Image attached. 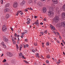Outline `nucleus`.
Here are the masks:
<instances>
[{
  "mask_svg": "<svg viewBox=\"0 0 65 65\" xmlns=\"http://www.w3.org/2000/svg\"><path fill=\"white\" fill-rule=\"evenodd\" d=\"M13 6L14 8H17L18 7V3L17 2H15L14 3Z\"/></svg>",
  "mask_w": 65,
  "mask_h": 65,
  "instance_id": "obj_4",
  "label": "nucleus"
},
{
  "mask_svg": "<svg viewBox=\"0 0 65 65\" xmlns=\"http://www.w3.org/2000/svg\"><path fill=\"white\" fill-rule=\"evenodd\" d=\"M25 3H26L25 1H23L22 2V3H20V5H21V6H23L24 5V4H25Z\"/></svg>",
  "mask_w": 65,
  "mask_h": 65,
  "instance_id": "obj_7",
  "label": "nucleus"
},
{
  "mask_svg": "<svg viewBox=\"0 0 65 65\" xmlns=\"http://www.w3.org/2000/svg\"><path fill=\"white\" fill-rule=\"evenodd\" d=\"M46 44L47 45H50V44L49 43V42H47L46 43Z\"/></svg>",
  "mask_w": 65,
  "mask_h": 65,
  "instance_id": "obj_34",
  "label": "nucleus"
},
{
  "mask_svg": "<svg viewBox=\"0 0 65 65\" xmlns=\"http://www.w3.org/2000/svg\"><path fill=\"white\" fill-rule=\"evenodd\" d=\"M3 61V62L4 63V62H6V60L5 59H4V60Z\"/></svg>",
  "mask_w": 65,
  "mask_h": 65,
  "instance_id": "obj_32",
  "label": "nucleus"
},
{
  "mask_svg": "<svg viewBox=\"0 0 65 65\" xmlns=\"http://www.w3.org/2000/svg\"><path fill=\"white\" fill-rule=\"evenodd\" d=\"M56 33H57V34H58V35L59 36H60V34L59 33V32H57Z\"/></svg>",
  "mask_w": 65,
  "mask_h": 65,
  "instance_id": "obj_33",
  "label": "nucleus"
},
{
  "mask_svg": "<svg viewBox=\"0 0 65 65\" xmlns=\"http://www.w3.org/2000/svg\"><path fill=\"white\" fill-rule=\"evenodd\" d=\"M34 45H35V46H37V43H34Z\"/></svg>",
  "mask_w": 65,
  "mask_h": 65,
  "instance_id": "obj_38",
  "label": "nucleus"
},
{
  "mask_svg": "<svg viewBox=\"0 0 65 65\" xmlns=\"http://www.w3.org/2000/svg\"><path fill=\"white\" fill-rule=\"evenodd\" d=\"M27 20L28 21H30V19L29 18H28L27 19Z\"/></svg>",
  "mask_w": 65,
  "mask_h": 65,
  "instance_id": "obj_45",
  "label": "nucleus"
},
{
  "mask_svg": "<svg viewBox=\"0 0 65 65\" xmlns=\"http://www.w3.org/2000/svg\"><path fill=\"white\" fill-rule=\"evenodd\" d=\"M17 43L18 44H19V43H20V41H18L17 42Z\"/></svg>",
  "mask_w": 65,
  "mask_h": 65,
  "instance_id": "obj_57",
  "label": "nucleus"
},
{
  "mask_svg": "<svg viewBox=\"0 0 65 65\" xmlns=\"http://www.w3.org/2000/svg\"><path fill=\"white\" fill-rule=\"evenodd\" d=\"M40 33L41 35H43V34H44L43 32H40Z\"/></svg>",
  "mask_w": 65,
  "mask_h": 65,
  "instance_id": "obj_31",
  "label": "nucleus"
},
{
  "mask_svg": "<svg viewBox=\"0 0 65 65\" xmlns=\"http://www.w3.org/2000/svg\"><path fill=\"white\" fill-rule=\"evenodd\" d=\"M23 47V46L22 45H21L20 46V49L22 48Z\"/></svg>",
  "mask_w": 65,
  "mask_h": 65,
  "instance_id": "obj_24",
  "label": "nucleus"
},
{
  "mask_svg": "<svg viewBox=\"0 0 65 65\" xmlns=\"http://www.w3.org/2000/svg\"><path fill=\"white\" fill-rule=\"evenodd\" d=\"M30 22L29 21H28L27 23V24H30Z\"/></svg>",
  "mask_w": 65,
  "mask_h": 65,
  "instance_id": "obj_49",
  "label": "nucleus"
},
{
  "mask_svg": "<svg viewBox=\"0 0 65 65\" xmlns=\"http://www.w3.org/2000/svg\"><path fill=\"white\" fill-rule=\"evenodd\" d=\"M4 65H9V64H8L7 63Z\"/></svg>",
  "mask_w": 65,
  "mask_h": 65,
  "instance_id": "obj_64",
  "label": "nucleus"
},
{
  "mask_svg": "<svg viewBox=\"0 0 65 65\" xmlns=\"http://www.w3.org/2000/svg\"><path fill=\"white\" fill-rule=\"evenodd\" d=\"M46 58H48V59H49L50 58V55H48L46 56Z\"/></svg>",
  "mask_w": 65,
  "mask_h": 65,
  "instance_id": "obj_23",
  "label": "nucleus"
},
{
  "mask_svg": "<svg viewBox=\"0 0 65 65\" xmlns=\"http://www.w3.org/2000/svg\"><path fill=\"white\" fill-rule=\"evenodd\" d=\"M24 62H25V63H28V62H27L26 61H25V60H24Z\"/></svg>",
  "mask_w": 65,
  "mask_h": 65,
  "instance_id": "obj_43",
  "label": "nucleus"
},
{
  "mask_svg": "<svg viewBox=\"0 0 65 65\" xmlns=\"http://www.w3.org/2000/svg\"><path fill=\"white\" fill-rule=\"evenodd\" d=\"M59 21V17L58 16H56L53 19V22L54 23H58Z\"/></svg>",
  "mask_w": 65,
  "mask_h": 65,
  "instance_id": "obj_1",
  "label": "nucleus"
},
{
  "mask_svg": "<svg viewBox=\"0 0 65 65\" xmlns=\"http://www.w3.org/2000/svg\"><path fill=\"white\" fill-rule=\"evenodd\" d=\"M21 38H23L24 37V36L23 35H21Z\"/></svg>",
  "mask_w": 65,
  "mask_h": 65,
  "instance_id": "obj_55",
  "label": "nucleus"
},
{
  "mask_svg": "<svg viewBox=\"0 0 65 65\" xmlns=\"http://www.w3.org/2000/svg\"><path fill=\"white\" fill-rule=\"evenodd\" d=\"M50 8L51 10H53V8L52 7H50Z\"/></svg>",
  "mask_w": 65,
  "mask_h": 65,
  "instance_id": "obj_52",
  "label": "nucleus"
},
{
  "mask_svg": "<svg viewBox=\"0 0 65 65\" xmlns=\"http://www.w3.org/2000/svg\"><path fill=\"white\" fill-rule=\"evenodd\" d=\"M37 5L39 6H42V4L40 2H38L37 3Z\"/></svg>",
  "mask_w": 65,
  "mask_h": 65,
  "instance_id": "obj_10",
  "label": "nucleus"
},
{
  "mask_svg": "<svg viewBox=\"0 0 65 65\" xmlns=\"http://www.w3.org/2000/svg\"><path fill=\"white\" fill-rule=\"evenodd\" d=\"M57 43H60V42H59V41H57Z\"/></svg>",
  "mask_w": 65,
  "mask_h": 65,
  "instance_id": "obj_53",
  "label": "nucleus"
},
{
  "mask_svg": "<svg viewBox=\"0 0 65 65\" xmlns=\"http://www.w3.org/2000/svg\"><path fill=\"white\" fill-rule=\"evenodd\" d=\"M39 55V54L38 53L36 54V57H38Z\"/></svg>",
  "mask_w": 65,
  "mask_h": 65,
  "instance_id": "obj_35",
  "label": "nucleus"
},
{
  "mask_svg": "<svg viewBox=\"0 0 65 65\" xmlns=\"http://www.w3.org/2000/svg\"><path fill=\"white\" fill-rule=\"evenodd\" d=\"M14 38V37H13L12 38V41L13 42V43L14 44H15V43H16V42L15 41H14L13 39Z\"/></svg>",
  "mask_w": 65,
  "mask_h": 65,
  "instance_id": "obj_18",
  "label": "nucleus"
},
{
  "mask_svg": "<svg viewBox=\"0 0 65 65\" xmlns=\"http://www.w3.org/2000/svg\"><path fill=\"white\" fill-rule=\"evenodd\" d=\"M14 36H15V37H16V36H17V34H15Z\"/></svg>",
  "mask_w": 65,
  "mask_h": 65,
  "instance_id": "obj_56",
  "label": "nucleus"
},
{
  "mask_svg": "<svg viewBox=\"0 0 65 65\" xmlns=\"http://www.w3.org/2000/svg\"><path fill=\"white\" fill-rule=\"evenodd\" d=\"M61 15L63 18H65V13L64 12L62 13L61 14Z\"/></svg>",
  "mask_w": 65,
  "mask_h": 65,
  "instance_id": "obj_12",
  "label": "nucleus"
},
{
  "mask_svg": "<svg viewBox=\"0 0 65 65\" xmlns=\"http://www.w3.org/2000/svg\"><path fill=\"white\" fill-rule=\"evenodd\" d=\"M32 52H33L34 53H35V52H36V51L35 50H32Z\"/></svg>",
  "mask_w": 65,
  "mask_h": 65,
  "instance_id": "obj_30",
  "label": "nucleus"
},
{
  "mask_svg": "<svg viewBox=\"0 0 65 65\" xmlns=\"http://www.w3.org/2000/svg\"><path fill=\"white\" fill-rule=\"evenodd\" d=\"M3 40L5 42H7L8 41V39L6 38V37H4Z\"/></svg>",
  "mask_w": 65,
  "mask_h": 65,
  "instance_id": "obj_6",
  "label": "nucleus"
},
{
  "mask_svg": "<svg viewBox=\"0 0 65 65\" xmlns=\"http://www.w3.org/2000/svg\"><path fill=\"white\" fill-rule=\"evenodd\" d=\"M24 33H27V31L25 30V31H24Z\"/></svg>",
  "mask_w": 65,
  "mask_h": 65,
  "instance_id": "obj_48",
  "label": "nucleus"
},
{
  "mask_svg": "<svg viewBox=\"0 0 65 65\" xmlns=\"http://www.w3.org/2000/svg\"><path fill=\"white\" fill-rule=\"evenodd\" d=\"M54 13L52 11H48V15L49 17H53L54 15Z\"/></svg>",
  "mask_w": 65,
  "mask_h": 65,
  "instance_id": "obj_2",
  "label": "nucleus"
},
{
  "mask_svg": "<svg viewBox=\"0 0 65 65\" xmlns=\"http://www.w3.org/2000/svg\"><path fill=\"white\" fill-rule=\"evenodd\" d=\"M28 40H27V39H25V41H27Z\"/></svg>",
  "mask_w": 65,
  "mask_h": 65,
  "instance_id": "obj_59",
  "label": "nucleus"
},
{
  "mask_svg": "<svg viewBox=\"0 0 65 65\" xmlns=\"http://www.w3.org/2000/svg\"><path fill=\"white\" fill-rule=\"evenodd\" d=\"M62 8L64 11H65V5H63L62 7Z\"/></svg>",
  "mask_w": 65,
  "mask_h": 65,
  "instance_id": "obj_20",
  "label": "nucleus"
},
{
  "mask_svg": "<svg viewBox=\"0 0 65 65\" xmlns=\"http://www.w3.org/2000/svg\"><path fill=\"white\" fill-rule=\"evenodd\" d=\"M22 59H26V58H24V55H22Z\"/></svg>",
  "mask_w": 65,
  "mask_h": 65,
  "instance_id": "obj_36",
  "label": "nucleus"
},
{
  "mask_svg": "<svg viewBox=\"0 0 65 65\" xmlns=\"http://www.w3.org/2000/svg\"><path fill=\"white\" fill-rule=\"evenodd\" d=\"M53 32L54 34H56V31H53Z\"/></svg>",
  "mask_w": 65,
  "mask_h": 65,
  "instance_id": "obj_41",
  "label": "nucleus"
},
{
  "mask_svg": "<svg viewBox=\"0 0 65 65\" xmlns=\"http://www.w3.org/2000/svg\"><path fill=\"white\" fill-rule=\"evenodd\" d=\"M16 47L17 49H18L19 48V46L18 45H16Z\"/></svg>",
  "mask_w": 65,
  "mask_h": 65,
  "instance_id": "obj_44",
  "label": "nucleus"
},
{
  "mask_svg": "<svg viewBox=\"0 0 65 65\" xmlns=\"http://www.w3.org/2000/svg\"><path fill=\"white\" fill-rule=\"evenodd\" d=\"M25 46L26 47H28V46H29V45L28 44H25Z\"/></svg>",
  "mask_w": 65,
  "mask_h": 65,
  "instance_id": "obj_46",
  "label": "nucleus"
},
{
  "mask_svg": "<svg viewBox=\"0 0 65 65\" xmlns=\"http://www.w3.org/2000/svg\"><path fill=\"white\" fill-rule=\"evenodd\" d=\"M46 11V8L44 7L43 8V12H45Z\"/></svg>",
  "mask_w": 65,
  "mask_h": 65,
  "instance_id": "obj_14",
  "label": "nucleus"
},
{
  "mask_svg": "<svg viewBox=\"0 0 65 65\" xmlns=\"http://www.w3.org/2000/svg\"><path fill=\"white\" fill-rule=\"evenodd\" d=\"M62 42L63 43H64V42H64V41L63 40H62Z\"/></svg>",
  "mask_w": 65,
  "mask_h": 65,
  "instance_id": "obj_61",
  "label": "nucleus"
},
{
  "mask_svg": "<svg viewBox=\"0 0 65 65\" xmlns=\"http://www.w3.org/2000/svg\"><path fill=\"white\" fill-rule=\"evenodd\" d=\"M46 18H45L44 19V21H46Z\"/></svg>",
  "mask_w": 65,
  "mask_h": 65,
  "instance_id": "obj_60",
  "label": "nucleus"
},
{
  "mask_svg": "<svg viewBox=\"0 0 65 65\" xmlns=\"http://www.w3.org/2000/svg\"><path fill=\"white\" fill-rule=\"evenodd\" d=\"M4 11L5 12H7V10L6 9H5L4 10Z\"/></svg>",
  "mask_w": 65,
  "mask_h": 65,
  "instance_id": "obj_27",
  "label": "nucleus"
},
{
  "mask_svg": "<svg viewBox=\"0 0 65 65\" xmlns=\"http://www.w3.org/2000/svg\"><path fill=\"white\" fill-rule=\"evenodd\" d=\"M28 9H29V10H33V9H32L31 8H28Z\"/></svg>",
  "mask_w": 65,
  "mask_h": 65,
  "instance_id": "obj_28",
  "label": "nucleus"
},
{
  "mask_svg": "<svg viewBox=\"0 0 65 65\" xmlns=\"http://www.w3.org/2000/svg\"><path fill=\"white\" fill-rule=\"evenodd\" d=\"M11 30H12V31H13V29L12 28V27H11Z\"/></svg>",
  "mask_w": 65,
  "mask_h": 65,
  "instance_id": "obj_51",
  "label": "nucleus"
},
{
  "mask_svg": "<svg viewBox=\"0 0 65 65\" xmlns=\"http://www.w3.org/2000/svg\"><path fill=\"white\" fill-rule=\"evenodd\" d=\"M21 12H22V11H18L17 12V13L16 14V15L18 16V14L20 13H21Z\"/></svg>",
  "mask_w": 65,
  "mask_h": 65,
  "instance_id": "obj_16",
  "label": "nucleus"
},
{
  "mask_svg": "<svg viewBox=\"0 0 65 65\" xmlns=\"http://www.w3.org/2000/svg\"><path fill=\"white\" fill-rule=\"evenodd\" d=\"M46 62L47 63H48L49 62V61L48 60H47L46 61Z\"/></svg>",
  "mask_w": 65,
  "mask_h": 65,
  "instance_id": "obj_50",
  "label": "nucleus"
},
{
  "mask_svg": "<svg viewBox=\"0 0 65 65\" xmlns=\"http://www.w3.org/2000/svg\"><path fill=\"white\" fill-rule=\"evenodd\" d=\"M9 14H7L6 16V19H8V18H9Z\"/></svg>",
  "mask_w": 65,
  "mask_h": 65,
  "instance_id": "obj_19",
  "label": "nucleus"
},
{
  "mask_svg": "<svg viewBox=\"0 0 65 65\" xmlns=\"http://www.w3.org/2000/svg\"><path fill=\"white\" fill-rule=\"evenodd\" d=\"M44 33L45 34H47V30H45L44 31Z\"/></svg>",
  "mask_w": 65,
  "mask_h": 65,
  "instance_id": "obj_29",
  "label": "nucleus"
},
{
  "mask_svg": "<svg viewBox=\"0 0 65 65\" xmlns=\"http://www.w3.org/2000/svg\"><path fill=\"white\" fill-rule=\"evenodd\" d=\"M21 34L22 35H24V34H25V33L23 32L21 33Z\"/></svg>",
  "mask_w": 65,
  "mask_h": 65,
  "instance_id": "obj_54",
  "label": "nucleus"
},
{
  "mask_svg": "<svg viewBox=\"0 0 65 65\" xmlns=\"http://www.w3.org/2000/svg\"><path fill=\"white\" fill-rule=\"evenodd\" d=\"M1 45H4V42H2L1 43Z\"/></svg>",
  "mask_w": 65,
  "mask_h": 65,
  "instance_id": "obj_26",
  "label": "nucleus"
},
{
  "mask_svg": "<svg viewBox=\"0 0 65 65\" xmlns=\"http://www.w3.org/2000/svg\"><path fill=\"white\" fill-rule=\"evenodd\" d=\"M62 26L63 27H65V22H62L61 23Z\"/></svg>",
  "mask_w": 65,
  "mask_h": 65,
  "instance_id": "obj_9",
  "label": "nucleus"
},
{
  "mask_svg": "<svg viewBox=\"0 0 65 65\" xmlns=\"http://www.w3.org/2000/svg\"><path fill=\"white\" fill-rule=\"evenodd\" d=\"M3 55H4V54H2V55L1 56V57H2V56H3Z\"/></svg>",
  "mask_w": 65,
  "mask_h": 65,
  "instance_id": "obj_58",
  "label": "nucleus"
},
{
  "mask_svg": "<svg viewBox=\"0 0 65 65\" xmlns=\"http://www.w3.org/2000/svg\"><path fill=\"white\" fill-rule=\"evenodd\" d=\"M52 1L54 2V4H57L58 3L57 0H52Z\"/></svg>",
  "mask_w": 65,
  "mask_h": 65,
  "instance_id": "obj_8",
  "label": "nucleus"
},
{
  "mask_svg": "<svg viewBox=\"0 0 65 65\" xmlns=\"http://www.w3.org/2000/svg\"><path fill=\"white\" fill-rule=\"evenodd\" d=\"M6 9H7V12H8V11H10V9L9 8H7Z\"/></svg>",
  "mask_w": 65,
  "mask_h": 65,
  "instance_id": "obj_25",
  "label": "nucleus"
},
{
  "mask_svg": "<svg viewBox=\"0 0 65 65\" xmlns=\"http://www.w3.org/2000/svg\"><path fill=\"white\" fill-rule=\"evenodd\" d=\"M40 24L41 25H43V23H40Z\"/></svg>",
  "mask_w": 65,
  "mask_h": 65,
  "instance_id": "obj_62",
  "label": "nucleus"
},
{
  "mask_svg": "<svg viewBox=\"0 0 65 65\" xmlns=\"http://www.w3.org/2000/svg\"><path fill=\"white\" fill-rule=\"evenodd\" d=\"M59 62H57V65L59 64Z\"/></svg>",
  "mask_w": 65,
  "mask_h": 65,
  "instance_id": "obj_63",
  "label": "nucleus"
},
{
  "mask_svg": "<svg viewBox=\"0 0 65 65\" xmlns=\"http://www.w3.org/2000/svg\"><path fill=\"white\" fill-rule=\"evenodd\" d=\"M35 24L36 25V26H38L39 25V23H38V20H37V21L35 22Z\"/></svg>",
  "mask_w": 65,
  "mask_h": 65,
  "instance_id": "obj_15",
  "label": "nucleus"
},
{
  "mask_svg": "<svg viewBox=\"0 0 65 65\" xmlns=\"http://www.w3.org/2000/svg\"><path fill=\"white\" fill-rule=\"evenodd\" d=\"M24 11H28V9H25L24 10Z\"/></svg>",
  "mask_w": 65,
  "mask_h": 65,
  "instance_id": "obj_47",
  "label": "nucleus"
},
{
  "mask_svg": "<svg viewBox=\"0 0 65 65\" xmlns=\"http://www.w3.org/2000/svg\"><path fill=\"white\" fill-rule=\"evenodd\" d=\"M50 27L52 29H53L54 30H55V27L53 26L52 25H51Z\"/></svg>",
  "mask_w": 65,
  "mask_h": 65,
  "instance_id": "obj_21",
  "label": "nucleus"
},
{
  "mask_svg": "<svg viewBox=\"0 0 65 65\" xmlns=\"http://www.w3.org/2000/svg\"><path fill=\"white\" fill-rule=\"evenodd\" d=\"M17 51H19L20 52H21V49H17Z\"/></svg>",
  "mask_w": 65,
  "mask_h": 65,
  "instance_id": "obj_39",
  "label": "nucleus"
},
{
  "mask_svg": "<svg viewBox=\"0 0 65 65\" xmlns=\"http://www.w3.org/2000/svg\"><path fill=\"white\" fill-rule=\"evenodd\" d=\"M7 56H9V57H12V56H13L12 54L10 52H8L7 53Z\"/></svg>",
  "mask_w": 65,
  "mask_h": 65,
  "instance_id": "obj_5",
  "label": "nucleus"
},
{
  "mask_svg": "<svg viewBox=\"0 0 65 65\" xmlns=\"http://www.w3.org/2000/svg\"><path fill=\"white\" fill-rule=\"evenodd\" d=\"M28 3H31L32 2V0H29L28 1Z\"/></svg>",
  "mask_w": 65,
  "mask_h": 65,
  "instance_id": "obj_22",
  "label": "nucleus"
},
{
  "mask_svg": "<svg viewBox=\"0 0 65 65\" xmlns=\"http://www.w3.org/2000/svg\"><path fill=\"white\" fill-rule=\"evenodd\" d=\"M19 54V58H21L22 57V56L23 55L22 53L21 52Z\"/></svg>",
  "mask_w": 65,
  "mask_h": 65,
  "instance_id": "obj_13",
  "label": "nucleus"
},
{
  "mask_svg": "<svg viewBox=\"0 0 65 65\" xmlns=\"http://www.w3.org/2000/svg\"><path fill=\"white\" fill-rule=\"evenodd\" d=\"M3 46L4 48H6V45H3Z\"/></svg>",
  "mask_w": 65,
  "mask_h": 65,
  "instance_id": "obj_37",
  "label": "nucleus"
},
{
  "mask_svg": "<svg viewBox=\"0 0 65 65\" xmlns=\"http://www.w3.org/2000/svg\"><path fill=\"white\" fill-rule=\"evenodd\" d=\"M10 4H9L7 3L5 5V8H6L7 7H9V6Z\"/></svg>",
  "mask_w": 65,
  "mask_h": 65,
  "instance_id": "obj_17",
  "label": "nucleus"
},
{
  "mask_svg": "<svg viewBox=\"0 0 65 65\" xmlns=\"http://www.w3.org/2000/svg\"><path fill=\"white\" fill-rule=\"evenodd\" d=\"M56 12H57L58 13H60V10H59V8H57L56 9Z\"/></svg>",
  "mask_w": 65,
  "mask_h": 65,
  "instance_id": "obj_11",
  "label": "nucleus"
},
{
  "mask_svg": "<svg viewBox=\"0 0 65 65\" xmlns=\"http://www.w3.org/2000/svg\"><path fill=\"white\" fill-rule=\"evenodd\" d=\"M57 27H59V26H60V24H58L57 25Z\"/></svg>",
  "mask_w": 65,
  "mask_h": 65,
  "instance_id": "obj_40",
  "label": "nucleus"
},
{
  "mask_svg": "<svg viewBox=\"0 0 65 65\" xmlns=\"http://www.w3.org/2000/svg\"><path fill=\"white\" fill-rule=\"evenodd\" d=\"M7 30V28L5 25H4L3 26L2 28V31L3 32H6Z\"/></svg>",
  "mask_w": 65,
  "mask_h": 65,
  "instance_id": "obj_3",
  "label": "nucleus"
},
{
  "mask_svg": "<svg viewBox=\"0 0 65 65\" xmlns=\"http://www.w3.org/2000/svg\"><path fill=\"white\" fill-rule=\"evenodd\" d=\"M20 13V14L21 15H23V12L22 11H21V12Z\"/></svg>",
  "mask_w": 65,
  "mask_h": 65,
  "instance_id": "obj_42",
  "label": "nucleus"
}]
</instances>
